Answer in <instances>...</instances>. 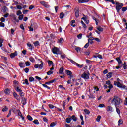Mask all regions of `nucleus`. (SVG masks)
<instances>
[{
  "label": "nucleus",
  "mask_w": 127,
  "mask_h": 127,
  "mask_svg": "<svg viewBox=\"0 0 127 127\" xmlns=\"http://www.w3.org/2000/svg\"><path fill=\"white\" fill-rule=\"evenodd\" d=\"M111 104L114 105L115 108H119L121 104H123V100L121 98L115 96L113 99L111 100Z\"/></svg>",
  "instance_id": "nucleus-1"
},
{
  "label": "nucleus",
  "mask_w": 127,
  "mask_h": 127,
  "mask_svg": "<svg viewBox=\"0 0 127 127\" xmlns=\"http://www.w3.org/2000/svg\"><path fill=\"white\" fill-rule=\"evenodd\" d=\"M117 81H114V85L115 86H117L118 88H121V89H125L126 88V86L124 85H122L120 83V82H122L121 80H120L119 78L117 79Z\"/></svg>",
  "instance_id": "nucleus-2"
},
{
  "label": "nucleus",
  "mask_w": 127,
  "mask_h": 127,
  "mask_svg": "<svg viewBox=\"0 0 127 127\" xmlns=\"http://www.w3.org/2000/svg\"><path fill=\"white\" fill-rule=\"evenodd\" d=\"M116 4V10L118 13H120V10H121V9H122V7L124 6V4L117 2Z\"/></svg>",
  "instance_id": "nucleus-3"
},
{
  "label": "nucleus",
  "mask_w": 127,
  "mask_h": 127,
  "mask_svg": "<svg viewBox=\"0 0 127 127\" xmlns=\"http://www.w3.org/2000/svg\"><path fill=\"white\" fill-rule=\"evenodd\" d=\"M67 59L68 60H69V61H70V62H71L72 64H73L74 65H75L78 68H83L84 67V64L80 65V64H79L76 63L75 61H73V60H71L69 58H68Z\"/></svg>",
  "instance_id": "nucleus-4"
},
{
  "label": "nucleus",
  "mask_w": 127,
  "mask_h": 127,
  "mask_svg": "<svg viewBox=\"0 0 127 127\" xmlns=\"http://www.w3.org/2000/svg\"><path fill=\"white\" fill-rule=\"evenodd\" d=\"M34 67L36 69H39V70H41L42 68H43V63H41L40 64H35L34 65Z\"/></svg>",
  "instance_id": "nucleus-5"
},
{
  "label": "nucleus",
  "mask_w": 127,
  "mask_h": 127,
  "mask_svg": "<svg viewBox=\"0 0 127 127\" xmlns=\"http://www.w3.org/2000/svg\"><path fill=\"white\" fill-rule=\"evenodd\" d=\"M81 78H83V79H85V81H87V80H88L89 78V75L86 73V72H84L81 75Z\"/></svg>",
  "instance_id": "nucleus-6"
},
{
  "label": "nucleus",
  "mask_w": 127,
  "mask_h": 127,
  "mask_svg": "<svg viewBox=\"0 0 127 127\" xmlns=\"http://www.w3.org/2000/svg\"><path fill=\"white\" fill-rule=\"evenodd\" d=\"M40 3H41L42 5H43V6H44L47 8H48V7L50 6H49V5H48V4L46 2L41 1V2H40Z\"/></svg>",
  "instance_id": "nucleus-7"
},
{
  "label": "nucleus",
  "mask_w": 127,
  "mask_h": 127,
  "mask_svg": "<svg viewBox=\"0 0 127 127\" xmlns=\"http://www.w3.org/2000/svg\"><path fill=\"white\" fill-rule=\"evenodd\" d=\"M17 55H18L17 51H15V52L12 53L10 54V57L11 59H12V58H14L15 56H17Z\"/></svg>",
  "instance_id": "nucleus-8"
},
{
  "label": "nucleus",
  "mask_w": 127,
  "mask_h": 127,
  "mask_svg": "<svg viewBox=\"0 0 127 127\" xmlns=\"http://www.w3.org/2000/svg\"><path fill=\"white\" fill-rule=\"evenodd\" d=\"M52 52L54 53V54H58V52H59V49L58 48L55 47L52 49Z\"/></svg>",
  "instance_id": "nucleus-9"
},
{
  "label": "nucleus",
  "mask_w": 127,
  "mask_h": 127,
  "mask_svg": "<svg viewBox=\"0 0 127 127\" xmlns=\"http://www.w3.org/2000/svg\"><path fill=\"white\" fill-rule=\"evenodd\" d=\"M13 96H14V98L16 99L18 101H20V98H18L19 96L16 94L15 92H13Z\"/></svg>",
  "instance_id": "nucleus-10"
},
{
  "label": "nucleus",
  "mask_w": 127,
  "mask_h": 127,
  "mask_svg": "<svg viewBox=\"0 0 127 127\" xmlns=\"http://www.w3.org/2000/svg\"><path fill=\"white\" fill-rule=\"evenodd\" d=\"M59 73L61 75H64V67H61L59 70Z\"/></svg>",
  "instance_id": "nucleus-11"
},
{
  "label": "nucleus",
  "mask_w": 127,
  "mask_h": 127,
  "mask_svg": "<svg viewBox=\"0 0 127 127\" xmlns=\"http://www.w3.org/2000/svg\"><path fill=\"white\" fill-rule=\"evenodd\" d=\"M81 19H83L85 21V23H86L87 24H88L89 21V20H88V18H87V17L85 16L84 17H82Z\"/></svg>",
  "instance_id": "nucleus-12"
},
{
  "label": "nucleus",
  "mask_w": 127,
  "mask_h": 127,
  "mask_svg": "<svg viewBox=\"0 0 127 127\" xmlns=\"http://www.w3.org/2000/svg\"><path fill=\"white\" fill-rule=\"evenodd\" d=\"M1 8H2L1 11H2V12H3L4 13H5V12H6V11H7V10H8L7 7H6L5 6H3Z\"/></svg>",
  "instance_id": "nucleus-13"
},
{
  "label": "nucleus",
  "mask_w": 127,
  "mask_h": 127,
  "mask_svg": "<svg viewBox=\"0 0 127 127\" xmlns=\"http://www.w3.org/2000/svg\"><path fill=\"white\" fill-rule=\"evenodd\" d=\"M66 74L68 75V76H70L71 78H73V75H72V72L70 70H66Z\"/></svg>",
  "instance_id": "nucleus-14"
},
{
  "label": "nucleus",
  "mask_w": 127,
  "mask_h": 127,
  "mask_svg": "<svg viewBox=\"0 0 127 127\" xmlns=\"http://www.w3.org/2000/svg\"><path fill=\"white\" fill-rule=\"evenodd\" d=\"M75 13L76 17H79V16H80V15L79 14V9H75Z\"/></svg>",
  "instance_id": "nucleus-15"
},
{
  "label": "nucleus",
  "mask_w": 127,
  "mask_h": 127,
  "mask_svg": "<svg viewBox=\"0 0 127 127\" xmlns=\"http://www.w3.org/2000/svg\"><path fill=\"white\" fill-rule=\"evenodd\" d=\"M107 112H114V109L112 106H108L107 107Z\"/></svg>",
  "instance_id": "nucleus-16"
},
{
  "label": "nucleus",
  "mask_w": 127,
  "mask_h": 127,
  "mask_svg": "<svg viewBox=\"0 0 127 127\" xmlns=\"http://www.w3.org/2000/svg\"><path fill=\"white\" fill-rule=\"evenodd\" d=\"M19 66L20 67V68H24L25 67V65H24V63L22 62H20L19 63Z\"/></svg>",
  "instance_id": "nucleus-17"
},
{
  "label": "nucleus",
  "mask_w": 127,
  "mask_h": 127,
  "mask_svg": "<svg viewBox=\"0 0 127 127\" xmlns=\"http://www.w3.org/2000/svg\"><path fill=\"white\" fill-rule=\"evenodd\" d=\"M4 93L6 95H9L10 94V91L8 88H6L4 90Z\"/></svg>",
  "instance_id": "nucleus-18"
},
{
  "label": "nucleus",
  "mask_w": 127,
  "mask_h": 127,
  "mask_svg": "<svg viewBox=\"0 0 127 127\" xmlns=\"http://www.w3.org/2000/svg\"><path fill=\"white\" fill-rule=\"evenodd\" d=\"M21 103L23 104V105L26 104V99L25 98H22L21 100Z\"/></svg>",
  "instance_id": "nucleus-19"
},
{
  "label": "nucleus",
  "mask_w": 127,
  "mask_h": 127,
  "mask_svg": "<svg viewBox=\"0 0 127 127\" xmlns=\"http://www.w3.org/2000/svg\"><path fill=\"white\" fill-rule=\"evenodd\" d=\"M116 60L117 61L118 63V64H122L123 63L122 62V61H121V59L120 58L117 57L116 58Z\"/></svg>",
  "instance_id": "nucleus-20"
},
{
  "label": "nucleus",
  "mask_w": 127,
  "mask_h": 127,
  "mask_svg": "<svg viewBox=\"0 0 127 127\" xmlns=\"http://www.w3.org/2000/svg\"><path fill=\"white\" fill-rule=\"evenodd\" d=\"M73 81L74 82H75V84H76V86H79V83H80V80H76L75 79H73Z\"/></svg>",
  "instance_id": "nucleus-21"
},
{
  "label": "nucleus",
  "mask_w": 127,
  "mask_h": 127,
  "mask_svg": "<svg viewBox=\"0 0 127 127\" xmlns=\"http://www.w3.org/2000/svg\"><path fill=\"white\" fill-rule=\"evenodd\" d=\"M48 63L49 64V66H52V67H54V64H53L52 61H49L48 62Z\"/></svg>",
  "instance_id": "nucleus-22"
},
{
  "label": "nucleus",
  "mask_w": 127,
  "mask_h": 127,
  "mask_svg": "<svg viewBox=\"0 0 127 127\" xmlns=\"http://www.w3.org/2000/svg\"><path fill=\"white\" fill-rule=\"evenodd\" d=\"M84 112L85 113V115H89V114H90V110H88V109H84Z\"/></svg>",
  "instance_id": "nucleus-23"
},
{
  "label": "nucleus",
  "mask_w": 127,
  "mask_h": 127,
  "mask_svg": "<svg viewBox=\"0 0 127 127\" xmlns=\"http://www.w3.org/2000/svg\"><path fill=\"white\" fill-rule=\"evenodd\" d=\"M63 42H64V39L62 38L58 40V43H63Z\"/></svg>",
  "instance_id": "nucleus-24"
},
{
  "label": "nucleus",
  "mask_w": 127,
  "mask_h": 127,
  "mask_svg": "<svg viewBox=\"0 0 127 127\" xmlns=\"http://www.w3.org/2000/svg\"><path fill=\"white\" fill-rule=\"evenodd\" d=\"M113 76V73L112 72H109L107 74V78H108L109 79H110V78H112V76Z\"/></svg>",
  "instance_id": "nucleus-25"
},
{
  "label": "nucleus",
  "mask_w": 127,
  "mask_h": 127,
  "mask_svg": "<svg viewBox=\"0 0 127 127\" xmlns=\"http://www.w3.org/2000/svg\"><path fill=\"white\" fill-rule=\"evenodd\" d=\"M16 91L18 93H20L21 92H22V90H21V89L19 87H16Z\"/></svg>",
  "instance_id": "nucleus-26"
},
{
  "label": "nucleus",
  "mask_w": 127,
  "mask_h": 127,
  "mask_svg": "<svg viewBox=\"0 0 127 127\" xmlns=\"http://www.w3.org/2000/svg\"><path fill=\"white\" fill-rule=\"evenodd\" d=\"M97 29L99 30L100 32H102L104 30V29L100 26L97 27Z\"/></svg>",
  "instance_id": "nucleus-27"
},
{
  "label": "nucleus",
  "mask_w": 127,
  "mask_h": 127,
  "mask_svg": "<svg viewBox=\"0 0 127 127\" xmlns=\"http://www.w3.org/2000/svg\"><path fill=\"white\" fill-rule=\"evenodd\" d=\"M64 16H65V14H64V13L62 12L60 14V18L62 19V18H64Z\"/></svg>",
  "instance_id": "nucleus-28"
},
{
  "label": "nucleus",
  "mask_w": 127,
  "mask_h": 127,
  "mask_svg": "<svg viewBox=\"0 0 127 127\" xmlns=\"http://www.w3.org/2000/svg\"><path fill=\"white\" fill-rule=\"evenodd\" d=\"M27 46L29 47V49L32 50V45L30 43H27Z\"/></svg>",
  "instance_id": "nucleus-29"
},
{
  "label": "nucleus",
  "mask_w": 127,
  "mask_h": 127,
  "mask_svg": "<svg viewBox=\"0 0 127 127\" xmlns=\"http://www.w3.org/2000/svg\"><path fill=\"white\" fill-rule=\"evenodd\" d=\"M94 40V38H93V39H91V38L88 39V43L89 44H93L94 43V42L93 41Z\"/></svg>",
  "instance_id": "nucleus-30"
},
{
  "label": "nucleus",
  "mask_w": 127,
  "mask_h": 127,
  "mask_svg": "<svg viewBox=\"0 0 127 127\" xmlns=\"http://www.w3.org/2000/svg\"><path fill=\"white\" fill-rule=\"evenodd\" d=\"M75 20H73L71 21V26H72L73 27H76V25L74 24V23H75Z\"/></svg>",
  "instance_id": "nucleus-31"
},
{
  "label": "nucleus",
  "mask_w": 127,
  "mask_h": 127,
  "mask_svg": "<svg viewBox=\"0 0 127 127\" xmlns=\"http://www.w3.org/2000/svg\"><path fill=\"white\" fill-rule=\"evenodd\" d=\"M8 110V108H7L6 106H4L2 110V112H6Z\"/></svg>",
  "instance_id": "nucleus-32"
},
{
  "label": "nucleus",
  "mask_w": 127,
  "mask_h": 127,
  "mask_svg": "<svg viewBox=\"0 0 127 127\" xmlns=\"http://www.w3.org/2000/svg\"><path fill=\"white\" fill-rule=\"evenodd\" d=\"M72 120L74 121V122H77V117L75 115H73L71 117Z\"/></svg>",
  "instance_id": "nucleus-33"
},
{
  "label": "nucleus",
  "mask_w": 127,
  "mask_h": 127,
  "mask_svg": "<svg viewBox=\"0 0 127 127\" xmlns=\"http://www.w3.org/2000/svg\"><path fill=\"white\" fill-rule=\"evenodd\" d=\"M75 49L76 50L77 52H80L81 51V48L79 47H75Z\"/></svg>",
  "instance_id": "nucleus-34"
},
{
  "label": "nucleus",
  "mask_w": 127,
  "mask_h": 127,
  "mask_svg": "<svg viewBox=\"0 0 127 127\" xmlns=\"http://www.w3.org/2000/svg\"><path fill=\"white\" fill-rule=\"evenodd\" d=\"M101 118H102V116H101L100 115L98 116L97 118H96V121L97 122H100V121H101Z\"/></svg>",
  "instance_id": "nucleus-35"
},
{
  "label": "nucleus",
  "mask_w": 127,
  "mask_h": 127,
  "mask_svg": "<svg viewBox=\"0 0 127 127\" xmlns=\"http://www.w3.org/2000/svg\"><path fill=\"white\" fill-rule=\"evenodd\" d=\"M95 58H99L100 59H103V56L101 55H98L97 56H95L94 57Z\"/></svg>",
  "instance_id": "nucleus-36"
},
{
  "label": "nucleus",
  "mask_w": 127,
  "mask_h": 127,
  "mask_svg": "<svg viewBox=\"0 0 127 127\" xmlns=\"http://www.w3.org/2000/svg\"><path fill=\"white\" fill-rule=\"evenodd\" d=\"M66 123H67V124H70V123H71V118H66Z\"/></svg>",
  "instance_id": "nucleus-37"
},
{
  "label": "nucleus",
  "mask_w": 127,
  "mask_h": 127,
  "mask_svg": "<svg viewBox=\"0 0 127 127\" xmlns=\"http://www.w3.org/2000/svg\"><path fill=\"white\" fill-rule=\"evenodd\" d=\"M34 45L35 46H38V45H39V42L38 41H36L34 42Z\"/></svg>",
  "instance_id": "nucleus-38"
},
{
  "label": "nucleus",
  "mask_w": 127,
  "mask_h": 127,
  "mask_svg": "<svg viewBox=\"0 0 127 127\" xmlns=\"http://www.w3.org/2000/svg\"><path fill=\"white\" fill-rule=\"evenodd\" d=\"M116 109V112L118 115H120L121 114V111H120V109L118 108V107H115Z\"/></svg>",
  "instance_id": "nucleus-39"
},
{
  "label": "nucleus",
  "mask_w": 127,
  "mask_h": 127,
  "mask_svg": "<svg viewBox=\"0 0 127 127\" xmlns=\"http://www.w3.org/2000/svg\"><path fill=\"white\" fill-rule=\"evenodd\" d=\"M23 17H24L23 15H19L18 17L19 20H22V19H23Z\"/></svg>",
  "instance_id": "nucleus-40"
},
{
  "label": "nucleus",
  "mask_w": 127,
  "mask_h": 127,
  "mask_svg": "<svg viewBox=\"0 0 127 127\" xmlns=\"http://www.w3.org/2000/svg\"><path fill=\"white\" fill-rule=\"evenodd\" d=\"M27 119H28V120H29V121H32V120H33V119L32 118V117L31 116H30V115L27 116Z\"/></svg>",
  "instance_id": "nucleus-41"
},
{
  "label": "nucleus",
  "mask_w": 127,
  "mask_h": 127,
  "mask_svg": "<svg viewBox=\"0 0 127 127\" xmlns=\"http://www.w3.org/2000/svg\"><path fill=\"white\" fill-rule=\"evenodd\" d=\"M52 74H53V71L52 70H49L47 72V75H51Z\"/></svg>",
  "instance_id": "nucleus-42"
},
{
  "label": "nucleus",
  "mask_w": 127,
  "mask_h": 127,
  "mask_svg": "<svg viewBox=\"0 0 127 127\" xmlns=\"http://www.w3.org/2000/svg\"><path fill=\"white\" fill-rule=\"evenodd\" d=\"M93 19L95 21L96 25H98L99 22V20H98V19L95 17H93Z\"/></svg>",
  "instance_id": "nucleus-43"
},
{
  "label": "nucleus",
  "mask_w": 127,
  "mask_h": 127,
  "mask_svg": "<svg viewBox=\"0 0 127 127\" xmlns=\"http://www.w3.org/2000/svg\"><path fill=\"white\" fill-rule=\"evenodd\" d=\"M29 81L30 82H33V81H34V78L33 77H30L29 78Z\"/></svg>",
  "instance_id": "nucleus-44"
},
{
  "label": "nucleus",
  "mask_w": 127,
  "mask_h": 127,
  "mask_svg": "<svg viewBox=\"0 0 127 127\" xmlns=\"http://www.w3.org/2000/svg\"><path fill=\"white\" fill-rule=\"evenodd\" d=\"M122 124H123V121L121 119H120L118 121V126H121V125H122Z\"/></svg>",
  "instance_id": "nucleus-45"
},
{
  "label": "nucleus",
  "mask_w": 127,
  "mask_h": 127,
  "mask_svg": "<svg viewBox=\"0 0 127 127\" xmlns=\"http://www.w3.org/2000/svg\"><path fill=\"white\" fill-rule=\"evenodd\" d=\"M127 10V7H124L122 8V10L123 11V12H125Z\"/></svg>",
  "instance_id": "nucleus-46"
},
{
  "label": "nucleus",
  "mask_w": 127,
  "mask_h": 127,
  "mask_svg": "<svg viewBox=\"0 0 127 127\" xmlns=\"http://www.w3.org/2000/svg\"><path fill=\"white\" fill-rule=\"evenodd\" d=\"M56 125V124L54 122H53L52 123H51V124L50 125V127H55V126Z\"/></svg>",
  "instance_id": "nucleus-47"
},
{
  "label": "nucleus",
  "mask_w": 127,
  "mask_h": 127,
  "mask_svg": "<svg viewBox=\"0 0 127 127\" xmlns=\"http://www.w3.org/2000/svg\"><path fill=\"white\" fill-rule=\"evenodd\" d=\"M0 27H4V23H2V22H0Z\"/></svg>",
  "instance_id": "nucleus-48"
},
{
  "label": "nucleus",
  "mask_w": 127,
  "mask_h": 127,
  "mask_svg": "<svg viewBox=\"0 0 127 127\" xmlns=\"http://www.w3.org/2000/svg\"><path fill=\"white\" fill-rule=\"evenodd\" d=\"M94 88L95 90V91H94V93H96V92L99 91V88H98V87H94Z\"/></svg>",
  "instance_id": "nucleus-49"
},
{
  "label": "nucleus",
  "mask_w": 127,
  "mask_h": 127,
  "mask_svg": "<svg viewBox=\"0 0 127 127\" xmlns=\"http://www.w3.org/2000/svg\"><path fill=\"white\" fill-rule=\"evenodd\" d=\"M99 108H105V107H106V106L104 104H100L99 105Z\"/></svg>",
  "instance_id": "nucleus-50"
},
{
  "label": "nucleus",
  "mask_w": 127,
  "mask_h": 127,
  "mask_svg": "<svg viewBox=\"0 0 127 127\" xmlns=\"http://www.w3.org/2000/svg\"><path fill=\"white\" fill-rule=\"evenodd\" d=\"M25 83H23V84H26V85H29V83H28V80L27 79H25L24 80Z\"/></svg>",
  "instance_id": "nucleus-51"
},
{
  "label": "nucleus",
  "mask_w": 127,
  "mask_h": 127,
  "mask_svg": "<svg viewBox=\"0 0 127 127\" xmlns=\"http://www.w3.org/2000/svg\"><path fill=\"white\" fill-rule=\"evenodd\" d=\"M11 115V110H10L9 111V113L7 115V118H8L9 117H10Z\"/></svg>",
  "instance_id": "nucleus-52"
},
{
  "label": "nucleus",
  "mask_w": 127,
  "mask_h": 127,
  "mask_svg": "<svg viewBox=\"0 0 127 127\" xmlns=\"http://www.w3.org/2000/svg\"><path fill=\"white\" fill-rule=\"evenodd\" d=\"M29 60L31 62H32L33 63L35 61V60H34V59L33 58H30Z\"/></svg>",
  "instance_id": "nucleus-53"
},
{
  "label": "nucleus",
  "mask_w": 127,
  "mask_h": 127,
  "mask_svg": "<svg viewBox=\"0 0 127 127\" xmlns=\"http://www.w3.org/2000/svg\"><path fill=\"white\" fill-rule=\"evenodd\" d=\"M83 36V35L82 34H79L78 36H77V38H78V39H81L82 38V36Z\"/></svg>",
  "instance_id": "nucleus-54"
},
{
  "label": "nucleus",
  "mask_w": 127,
  "mask_h": 127,
  "mask_svg": "<svg viewBox=\"0 0 127 127\" xmlns=\"http://www.w3.org/2000/svg\"><path fill=\"white\" fill-rule=\"evenodd\" d=\"M22 13L21 12V11H20V10H18L17 12V15H19V16H20V14H21Z\"/></svg>",
  "instance_id": "nucleus-55"
},
{
  "label": "nucleus",
  "mask_w": 127,
  "mask_h": 127,
  "mask_svg": "<svg viewBox=\"0 0 127 127\" xmlns=\"http://www.w3.org/2000/svg\"><path fill=\"white\" fill-rule=\"evenodd\" d=\"M34 124H36V125H38V124H39V122H38V120H35L33 121Z\"/></svg>",
  "instance_id": "nucleus-56"
},
{
  "label": "nucleus",
  "mask_w": 127,
  "mask_h": 127,
  "mask_svg": "<svg viewBox=\"0 0 127 127\" xmlns=\"http://www.w3.org/2000/svg\"><path fill=\"white\" fill-rule=\"evenodd\" d=\"M2 42H3L2 39H0V47L2 46Z\"/></svg>",
  "instance_id": "nucleus-57"
},
{
  "label": "nucleus",
  "mask_w": 127,
  "mask_h": 127,
  "mask_svg": "<svg viewBox=\"0 0 127 127\" xmlns=\"http://www.w3.org/2000/svg\"><path fill=\"white\" fill-rule=\"evenodd\" d=\"M48 106L50 109H53L54 108V106L52 105V104H49Z\"/></svg>",
  "instance_id": "nucleus-58"
},
{
  "label": "nucleus",
  "mask_w": 127,
  "mask_h": 127,
  "mask_svg": "<svg viewBox=\"0 0 127 127\" xmlns=\"http://www.w3.org/2000/svg\"><path fill=\"white\" fill-rule=\"evenodd\" d=\"M106 84L109 86L111 84V81L110 80H108L106 82Z\"/></svg>",
  "instance_id": "nucleus-59"
},
{
  "label": "nucleus",
  "mask_w": 127,
  "mask_h": 127,
  "mask_svg": "<svg viewBox=\"0 0 127 127\" xmlns=\"http://www.w3.org/2000/svg\"><path fill=\"white\" fill-rule=\"evenodd\" d=\"M8 15H9V13H7L6 14L3 15V16L5 18H7V17H8Z\"/></svg>",
  "instance_id": "nucleus-60"
},
{
  "label": "nucleus",
  "mask_w": 127,
  "mask_h": 127,
  "mask_svg": "<svg viewBox=\"0 0 127 127\" xmlns=\"http://www.w3.org/2000/svg\"><path fill=\"white\" fill-rule=\"evenodd\" d=\"M27 12H28V10H24L23 11V14H27Z\"/></svg>",
  "instance_id": "nucleus-61"
},
{
  "label": "nucleus",
  "mask_w": 127,
  "mask_h": 127,
  "mask_svg": "<svg viewBox=\"0 0 127 127\" xmlns=\"http://www.w3.org/2000/svg\"><path fill=\"white\" fill-rule=\"evenodd\" d=\"M0 21L1 22H5V19L3 17L1 18Z\"/></svg>",
  "instance_id": "nucleus-62"
},
{
  "label": "nucleus",
  "mask_w": 127,
  "mask_h": 127,
  "mask_svg": "<svg viewBox=\"0 0 127 127\" xmlns=\"http://www.w3.org/2000/svg\"><path fill=\"white\" fill-rule=\"evenodd\" d=\"M25 64L26 66H30V63L29 62H26Z\"/></svg>",
  "instance_id": "nucleus-63"
},
{
  "label": "nucleus",
  "mask_w": 127,
  "mask_h": 127,
  "mask_svg": "<svg viewBox=\"0 0 127 127\" xmlns=\"http://www.w3.org/2000/svg\"><path fill=\"white\" fill-rule=\"evenodd\" d=\"M89 43H86L84 46V48H87V47H89Z\"/></svg>",
  "instance_id": "nucleus-64"
}]
</instances>
